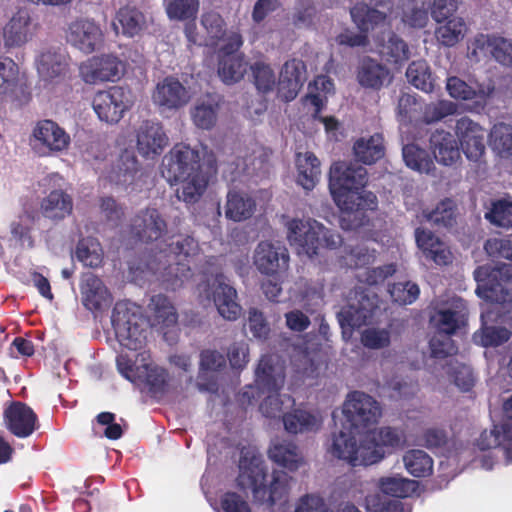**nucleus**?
Listing matches in <instances>:
<instances>
[{
	"label": "nucleus",
	"mask_w": 512,
	"mask_h": 512,
	"mask_svg": "<svg viewBox=\"0 0 512 512\" xmlns=\"http://www.w3.org/2000/svg\"><path fill=\"white\" fill-rule=\"evenodd\" d=\"M285 377V365L278 356L266 354L260 358L255 371V383L260 392L266 394L259 409L267 418H277L284 414V405L286 407L295 405L292 396L280 394Z\"/></svg>",
	"instance_id": "4"
},
{
	"label": "nucleus",
	"mask_w": 512,
	"mask_h": 512,
	"mask_svg": "<svg viewBox=\"0 0 512 512\" xmlns=\"http://www.w3.org/2000/svg\"><path fill=\"white\" fill-rule=\"evenodd\" d=\"M201 25L206 30L209 45H216L226 35V23L223 17L215 12L208 11L201 16Z\"/></svg>",
	"instance_id": "55"
},
{
	"label": "nucleus",
	"mask_w": 512,
	"mask_h": 512,
	"mask_svg": "<svg viewBox=\"0 0 512 512\" xmlns=\"http://www.w3.org/2000/svg\"><path fill=\"white\" fill-rule=\"evenodd\" d=\"M146 19L144 14L135 7L125 6L119 9L116 14L113 26L118 32L119 26L122 34L128 37L138 35L145 27Z\"/></svg>",
	"instance_id": "38"
},
{
	"label": "nucleus",
	"mask_w": 512,
	"mask_h": 512,
	"mask_svg": "<svg viewBox=\"0 0 512 512\" xmlns=\"http://www.w3.org/2000/svg\"><path fill=\"white\" fill-rule=\"evenodd\" d=\"M199 170H202L199 151L184 143L175 144L162 159V176L171 185Z\"/></svg>",
	"instance_id": "11"
},
{
	"label": "nucleus",
	"mask_w": 512,
	"mask_h": 512,
	"mask_svg": "<svg viewBox=\"0 0 512 512\" xmlns=\"http://www.w3.org/2000/svg\"><path fill=\"white\" fill-rule=\"evenodd\" d=\"M139 171L140 163L134 151L125 149L119 155L113 170V179L118 184L130 185L134 183Z\"/></svg>",
	"instance_id": "41"
},
{
	"label": "nucleus",
	"mask_w": 512,
	"mask_h": 512,
	"mask_svg": "<svg viewBox=\"0 0 512 512\" xmlns=\"http://www.w3.org/2000/svg\"><path fill=\"white\" fill-rule=\"evenodd\" d=\"M467 55L476 62L494 60L502 67L512 68V38L498 33L477 34L468 45Z\"/></svg>",
	"instance_id": "10"
},
{
	"label": "nucleus",
	"mask_w": 512,
	"mask_h": 512,
	"mask_svg": "<svg viewBox=\"0 0 512 512\" xmlns=\"http://www.w3.org/2000/svg\"><path fill=\"white\" fill-rule=\"evenodd\" d=\"M199 254V243L192 236L182 237L169 245L168 253L159 257L160 262L162 257L166 258L162 277L167 288L176 290L192 278V266L196 265Z\"/></svg>",
	"instance_id": "5"
},
{
	"label": "nucleus",
	"mask_w": 512,
	"mask_h": 512,
	"mask_svg": "<svg viewBox=\"0 0 512 512\" xmlns=\"http://www.w3.org/2000/svg\"><path fill=\"white\" fill-rule=\"evenodd\" d=\"M149 307L153 311L158 323L167 327L176 324L178 315L167 296L163 294L152 296Z\"/></svg>",
	"instance_id": "53"
},
{
	"label": "nucleus",
	"mask_w": 512,
	"mask_h": 512,
	"mask_svg": "<svg viewBox=\"0 0 512 512\" xmlns=\"http://www.w3.org/2000/svg\"><path fill=\"white\" fill-rule=\"evenodd\" d=\"M389 293L394 302L401 305L413 303L419 296V286L410 281L397 282L390 286Z\"/></svg>",
	"instance_id": "62"
},
{
	"label": "nucleus",
	"mask_w": 512,
	"mask_h": 512,
	"mask_svg": "<svg viewBox=\"0 0 512 512\" xmlns=\"http://www.w3.org/2000/svg\"><path fill=\"white\" fill-rule=\"evenodd\" d=\"M168 232V223L163 214L154 207L138 211L131 219L130 234L143 243L162 239Z\"/></svg>",
	"instance_id": "15"
},
{
	"label": "nucleus",
	"mask_w": 512,
	"mask_h": 512,
	"mask_svg": "<svg viewBox=\"0 0 512 512\" xmlns=\"http://www.w3.org/2000/svg\"><path fill=\"white\" fill-rule=\"evenodd\" d=\"M296 166L297 183L307 191L313 190L321 175L319 159L312 152L298 154Z\"/></svg>",
	"instance_id": "36"
},
{
	"label": "nucleus",
	"mask_w": 512,
	"mask_h": 512,
	"mask_svg": "<svg viewBox=\"0 0 512 512\" xmlns=\"http://www.w3.org/2000/svg\"><path fill=\"white\" fill-rule=\"evenodd\" d=\"M125 73V63L113 54L92 56L79 66V76L86 84L116 82Z\"/></svg>",
	"instance_id": "14"
},
{
	"label": "nucleus",
	"mask_w": 512,
	"mask_h": 512,
	"mask_svg": "<svg viewBox=\"0 0 512 512\" xmlns=\"http://www.w3.org/2000/svg\"><path fill=\"white\" fill-rule=\"evenodd\" d=\"M343 414L348 426L344 425L346 431H342L356 437V434L369 432L377 424L381 416V407L370 395L354 391L344 402Z\"/></svg>",
	"instance_id": "8"
},
{
	"label": "nucleus",
	"mask_w": 512,
	"mask_h": 512,
	"mask_svg": "<svg viewBox=\"0 0 512 512\" xmlns=\"http://www.w3.org/2000/svg\"><path fill=\"white\" fill-rule=\"evenodd\" d=\"M401 437L397 429L382 427L372 432L369 441L357 445V439L351 434L339 431L334 433L330 447L331 454L345 460L353 467L372 465L384 458V447L395 448L400 445Z\"/></svg>",
	"instance_id": "3"
},
{
	"label": "nucleus",
	"mask_w": 512,
	"mask_h": 512,
	"mask_svg": "<svg viewBox=\"0 0 512 512\" xmlns=\"http://www.w3.org/2000/svg\"><path fill=\"white\" fill-rule=\"evenodd\" d=\"M511 332L505 327L486 326L479 333L474 334L476 343L483 347H496L507 342Z\"/></svg>",
	"instance_id": "59"
},
{
	"label": "nucleus",
	"mask_w": 512,
	"mask_h": 512,
	"mask_svg": "<svg viewBox=\"0 0 512 512\" xmlns=\"http://www.w3.org/2000/svg\"><path fill=\"white\" fill-rule=\"evenodd\" d=\"M129 89L111 86L95 93L92 107L98 118L106 123H118L132 106Z\"/></svg>",
	"instance_id": "13"
},
{
	"label": "nucleus",
	"mask_w": 512,
	"mask_h": 512,
	"mask_svg": "<svg viewBox=\"0 0 512 512\" xmlns=\"http://www.w3.org/2000/svg\"><path fill=\"white\" fill-rule=\"evenodd\" d=\"M390 332L387 329L368 328L361 334V343L369 349H382L390 345Z\"/></svg>",
	"instance_id": "63"
},
{
	"label": "nucleus",
	"mask_w": 512,
	"mask_h": 512,
	"mask_svg": "<svg viewBox=\"0 0 512 512\" xmlns=\"http://www.w3.org/2000/svg\"><path fill=\"white\" fill-rule=\"evenodd\" d=\"M284 428L288 433L298 434L317 431L321 426V419L304 409H293L282 415Z\"/></svg>",
	"instance_id": "37"
},
{
	"label": "nucleus",
	"mask_w": 512,
	"mask_h": 512,
	"mask_svg": "<svg viewBox=\"0 0 512 512\" xmlns=\"http://www.w3.org/2000/svg\"><path fill=\"white\" fill-rule=\"evenodd\" d=\"M368 182L366 168L338 161L330 168L329 188L333 200L343 213H363L377 207V197L364 188Z\"/></svg>",
	"instance_id": "1"
},
{
	"label": "nucleus",
	"mask_w": 512,
	"mask_h": 512,
	"mask_svg": "<svg viewBox=\"0 0 512 512\" xmlns=\"http://www.w3.org/2000/svg\"><path fill=\"white\" fill-rule=\"evenodd\" d=\"M466 31V24L461 17H454L445 20L435 30V36L440 44L452 47L463 39Z\"/></svg>",
	"instance_id": "47"
},
{
	"label": "nucleus",
	"mask_w": 512,
	"mask_h": 512,
	"mask_svg": "<svg viewBox=\"0 0 512 512\" xmlns=\"http://www.w3.org/2000/svg\"><path fill=\"white\" fill-rule=\"evenodd\" d=\"M167 16L171 20H195L199 11V0H163Z\"/></svg>",
	"instance_id": "52"
},
{
	"label": "nucleus",
	"mask_w": 512,
	"mask_h": 512,
	"mask_svg": "<svg viewBox=\"0 0 512 512\" xmlns=\"http://www.w3.org/2000/svg\"><path fill=\"white\" fill-rule=\"evenodd\" d=\"M402 155L407 167L418 172H430L434 162L427 150L415 144H407L402 149Z\"/></svg>",
	"instance_id": "49"
},
{
	"label": "nucleus",
	"mask_w": 512,
	"mask_h": 512,
	"mask_svg": "<svg viewBox=\"0 0 512 512\" xmlns=\"http://www.w3.org/2000/svg\"><path fill=\"white\" fill-rule=\"evenodd\" d=\"M65 57L55 51L42 52L38 59V70L49 78L64 74L67 70Z\"/></svg>",
	"instance_id": "54"
},
{
	"label": "nucleus",
	"mask_w": 512,
	"mask_h": 512,
	"mask_svg": "<svg viewBox=\"0 0 512 512\" xmlns=\"http://www.w3.org/2000/svg\"><path fill=\"white\" fill-rule=\"evenodd\" d=\"M36 24L33 23L27 9H19L3 28L5 48H16L26 44L35 34Z\"/></svg>",
	"instance_id": "19"
},
{
	"label": "nucleus",
	"mask_w": 512,
	"mask_h": 512,
	"mask_svg": "<svg viewBox=\"0 0 512 512\" xmlns=\"http://www.w3.org/2000/svg\"><path fill=\"white\" fill-rule=\"evenodd\" d=\"M406 77L419 90L430 93L434 89V78L425 60L412 61L406 70Z\"/></svg>",
	"instance_id": "48"
},
{
	"label": "nucleus",
	"mask_w": 512,
	"mask_h": 512,
	"mask_svg": "<svg viewBox=\"0 0 512 512\" xmlns=\"http://www.w3.org/2000/svg\"><path fill=\"white\" fill-rule=\"evenodd\" d=\"M305 75L306 66L302 60L291 59L284 63L280 73L279 84L281 89L287 88L288 92L285 96L287 100H292L296 97L306 79Z\"/></svg>",
	"instance_id": "32"
},
{
	"label": "nucleus",
	"mask_w": 512,
	"mask_h": 512,
	"mask_svg": "<svg viewBox=\"0 0 512 512\" xmlns=\"http://www.w3.org/2000/svg\"><path fill=\"white\" fill-rule=\"evenodd\" d=\"M142 323L143 317L134 304L129 301L115 304L111 324L121 346L132 351L140 350L144 346L146 331L142 328Z\"/></svg>",
	"instance_id": "7"
},
{
	"label": "nucleus",
	"mask_w": 512,
	"mask_h": 512,
	"mask_svg": "<svg viewBox=\"0 0 512 512\" xmlns=\"http://www.w3.org/2000/svg\"><path fill=\"white\" fill-rule=\"evenodd\" d=\"M33 135L51 151H63L69 146L70 136L52 120L39 121Z\"/></svg>",
	"instance_id": "28"
},
{
	"label": "nucleus",
	"mask_w": 512,
	"mask_h": 512,
	"mask_svg": "<svg viewBox=\"0 0 512 512\" xmlns=\"http://www.w3.org/2000/svg\"><path fill=\"white\" fill-rule=\"evenodd\" d=\"M485 218L493 225L510 228L512 227V201L498 199L491 203V208L485 213Z\"/></svg>",
	"instance_id": "56"
},
{
	"label": "nucleus",
	"mask_w": 512,
	"mask_h": 512,
	"mask_svg": "<svg viewBox=\"0 0 512 512\" xmlns=\"http://www.w3.org/2000/svg\"><path fill=\"white\" fill-rule=\"evenodd\" d=\"M477 446L480 450H489L502 447L506 458L512 461V424L502 423L494 425L493 429L483 431L477 439Z\"/></svg>",
	"instance_id": "29"
},
{
	"label": "nucleus",
	"mask_w": 512,
	"mask_h": 512,
	"mask_svg": "<svg viewBox=\"0 0 512 512\" xmlns=\"http://www.w3.org/2000/svg\"><path fill=\"white\" fill-rule=\"evenodd\" d=\"M142 377L137 383H144L153 397L163 396L167 392L169 373L166 369L151 364H143Z\"/></svg>",
	"instance_id": "43"
},
{
	"label": "nucleus",
	"mask_w": 512,
	"mask_h": 512,
	"mask_svg": "<svg viewBox=\"0 0 512 512\" xmlns=\"http://www.w3.org/2000/svg\"><path fill=\"white\" fill-rule=\"evenodd\" d=\"M489 141L501 156L512 157V125L503 122L495 124L490 131Z\"/></svg>",
	"instance_id": "51"
},
{
	"label": "nucleus",
	"mask_w": 512,
	"mask_h": 512,
	"mask_svg": "<svg viewBox=\"0 0 512 512\" xmlns=\"http://www.w3.org/2000/svg\"><path fill=\"white\" fill-rule=\"evenodd\" d=\"M287 227L290 244L297 246L299 253H304L310 258L318 255L321 248L333 250L342 243L339 233L314 219H292Z\"/></svg>",
	"instance_id": "6"
},
{
	"label": "nucleus",
	"mask_w": 512,
	"mask_h": 512,
	"mask_svg": "<svg viewBox=\"0 0 512 512\" xmlns=\"http://www.w3.org/2000/svg\"><path fill=\"white\" fill-rule=\"evenodd\" d=\"M247 67L244 55L218 57V75L225 84H234L243 79Z\"/></svg>",
	"instance_id": "40"
},
{
	"label": "nucleus",
	"mask_w": 512,
	"mask_h": 512,
	"mask_svg": "<svg viewBox=\"0 0 512 512\" xmlns=\"http://www.w3.org/2000/svg\"><path fill=\"white\" fill-rule=\"evenodd\" d=\"M380 54L386 61L397 64L409 58V49L406 42L396 34H392L382 44Z\"/></svg>",
	"instance_id": "57"
},
{
	"label": "nucleus",
	"mask_w": 512,
	"mask_h": 512,
	"mask_svg": "<svg viewBox=\"0 0 512 512\" xmlns=\"http://www.w3.org/2000/svg\"><path fill=\"white\" fill-rule=\"evenodd\" d=\"M353 151L358 162L374 164L385 155L384 138L380 133H375L369 138H359L353 145Z\"/></svg>",
	"instance_id": "34"
},
{
	"label": "nucleus",
	"mask_w": 512,
	"mask_h": 512,
	"mask_svg": "<svg viewBox=\"0 0 512 512\" xmlns=\"http://www.w3.org/2000/svg\"><path fill=\"white\" fill-rule=\"evenodd\" d=\"M290 256L285 246L268 241H261L254 253V265L267 276H278L289 268Z\"/></svg>",
	"instance_id": "16"
},
{
	"label": "nucleus",
	"mask_w": 512,
	"mask_h": 512,
	"mask_svg": "<svg viewBox=\"0 0 512 512\" xmlns=\"http://www.w3.org/2000/svg\"><path fill=\"white\" fill-rule=\"evenodd\" d=\"M219 109V97L207 94L205 97L198 99L195 106L191 109L192 121L198 128L209 130L217 122Z\"/></svg>",
	"instance_id": "31"
},
{
	"label": "nucleus",
	"mask_w": 512,
	"mask_h": 512,
	"mask_svg": "<svg viewBox=\"0 0 512 512\" xmlns=\"http://www.w3.org/2000/svg\"><path fill=\"white\" fill-rule=\"evenodd\" d=\"M152 99L160 107L176 110L188 103L189 94L177 78L168 76L156 85Z\"/></svg>",
	"instance_id": "21"
},
{
	"label": "nucleus",
	"mask_w": 512,
	"mask_h": 512,
	"mask_svg": "<svg viewBox=\"0 0 512 512\" xmlns=\"http://www.w3.org/2000/svg\"><path fill=\"white\" fill-rule=\"evenodd\" d=\"M238 467L237 487L244 492L251 490L255 502L273 506L287 495L291 479L289 475L285 471L274 470L272 480L267 486L265 462L255 448L241 449Z\"/></svg>",
	"instance_id": "2"
},
{
	"label": "nucleus",
	"mask_w": 512,
	"mask_h": 512,
	"mask_svg": "<svg viewBox=\"0 0 512 512\" xmlns=\"http://www.w3.org/2000/svg\"><path fill=\"white\" fill-rule=\"evenodd\" d=\"M210 294L218 313L228 321H235L241 314V306L237 303V292L234 287L225 282L223 274H217L209 286Z\"/></svg>",
	"instance_id": "18"
},
{
	"label": "nucleus",
	"mask_w": 512,
	"mask_h": 512,
	"mask_svg": "<svg viewBox=\"0 0 512 512\" xmlns=\"http://www.w3.org/2000/svg\"><path fill=\"white\" fill-rule=\"evenodd\" d=\"M353 23L359 31L368 34L376 28L383 26L387 20V12L380 11L365 2H358L350 9Z\"/></svg>",
	"instance_id": "30"
},
{
	"label": "nucleus",
	"mask_w": 512,
	"mask_h": 512,
	"mask_svg": "<svg viewBox=\"0 0 512 512\" xmlns=\"http://www.w3.org/2000/svg\"><path fill=\"white\" fill-rule=\"evenodd\" d=\"M425 216L438 229L451 228L457 222V206L452 199L446 198Z\"/></svg>",
	"instance_id": "46"
},
{
	"label": "nucleus",
	"mask_w": 512,
	"mask_h": 512,
	"mask_svg": "<svg viewBox=\"0 0 512 512\" xmlns=\"http://www.w3.org/2000/svg\"><path fill=\"white\" fill-rule=\"evenodd\" d=\"M482 127L467 116L456 121L455 133L462 151L472 161H478L485 153L484 133Z\"/></svg>",
	"instance_id": "17"
},
{
	"label": "nucleus",
	"mask_w": 512,
	"mask_h": 512,
	"mask_svg": "<svg viewBox=\"0 0 512 512\" xmlns=\"http://www.w3.org/2000/svg\"><path fill=\"white\" fill-rule=\"evenodd\" d=\"M178 183H181V187L176 190L178 199L187 204H194L205 193L209 178L203 170H199L187 177H183V179H179Z\"/></svg>",
	"instance_id": "35"
},
{
	"label": "nucleus",
	"mask_w": 512,
	"mask_h": 512,
	"mask_svg": "<svg viewBox=\"0 0 512 512\" xmlns=\"http://www.w3.org/2000/svg\"><path fill=\"white\" fill-rule=\"evenodd\" d=\"M18 75L17 63L9 57L0 56V94H7L16 87Z\"/></svg>",
	"instance_id": "60"
},
{
	"label": "nucleus",
	"mask_w": 512,
	"mask_h": 512,
	"mask_svg": "<svg viewBox=\"0 0 512 512\" xmlns=\"http://www.w3.org/2000/svg\"><path fill=\"white\" fill-rule=\"evenodd\" d=\"M267 454L273 463L290 472L297 471L305 463L299 447L291 440L279 438L272 440Z\"/></svg>",
	"instance_id": "25"
},
{
	"label": "nucleus",
	"mask_w": 512,
	"mask_h": 512,
	"mask_svg": "<svg viewBox=\"0 0 512 512\" xmlns=\"http://www.w3.org/2000/svg\"><path fill=\"white\" fill-rule=\"evenodd\" d=\"M254 84L257 90L266 93L272 91L276 78L271 67L264 62L257 61L250 66Z\"/></svg>",
	"instance_id": "61"
},
{
	"label": "nucleus",
	"mask_w": 512,
	"mask_h": 512,
	"mask_svg": "<svg viewBox=\"0 0 512 512\" xmlns=\"http://www.w3.org/2000/svg\"><path fill=\"white\" fill-rule=\"evenodd\" d=\"M366 504L371 512H404L403 504L397 499H388L380 495L366 497Z\"/></svg>",
	"instance_id": "64"
},
{
	"label": "nucleus",
	"mask_w": 512,
	"mask_h": 512,
	"mask_svg": "<svg viewBox=\"0 0 512 512\" xmlns=\"http://www.w3.org/2000/svg\"><path fill=\"white\" fill-rule=\"evenodd\" d=\"M457 105L451 101L439 100L426 104L422 110V121L426 124L436 123L443 118L453 115Z\"/></svg>",
	"instance_id": "58"
},
{
	"label": "nucleus",
	"mask_w": 512,
	"mask_h": 512,
	"mask_svg": "<svg viewBox=\"0 0 512 512\" xmlns=\"http://www.w3.org/2000/svg\"><path fill=\"white\" fill-rule=\"evenodd\" d=\"M168 137L160 123L144 121L137 131L138 152L146 158L160 155L166 145Z\"/></svg>",
	"instance_id": "22"
},
{
	"label": "nucleus",
	"mask_w": 512,
	"mask_h": 512,
	"mask_svg": "<svg viewBox=\"0 0 512 512\" xmlns=\"http://www.w3.org/2000/svg\"><path fill=\"white\" fill-rule=\"evenodd\" d=\"M379 301L374 292L367 289L355 290L354 297L337 314L343 333L369 324L379 309Z\"/></svg>",
	"instance_id": "9"
},
{
	"label": "nucleus",
	"mask_w": 512,
	"mask_h": 512,
	"mask_svg": "<svg viewBox=\"0 0 512 512\" xmlns=\"http://www.w3.org/2000/svg\"><path fill=\"white\" fill-rule=\"evenodd\" d=\"M76 257L85 266L100 267L103 262V251L100 243L93 238L81 239L76 247Z\"/></svg>",
	"instance_id": "50"
},
{
	"label": "nucleus",
	"mask_w": 512,
	"mask_h": 512,
	"mask_svg": "<svg viewBox=\"0 0 512 512\" xmlns=\"http://www.w3.org/2000/svg\"><path fill=\"white\" fill-rule=\"evenodd\" d=\"M406 470L414 477L422 478L432 474L433 460L423 450L412 449L403 456Z\"/></svg>",
	"instance_id": "45"
},
{
	"label": "nucleus",
	"mask_w": 512,
	"mask_h": 512,
	"mask_svg": "<svg viewBox=\"0 0 512 512\" xmlns=\"http://www.w3.org/2000/svg\"><path fill=\"white\" fill-rule=\"evenodd\" d=\"M41 208L45 217L60 220L72 212V198L62 190H53L44 198Z\"/></svg>",
	"instance_id": "39"
},
{
	"label": "nucleus",
	"mask_w": 512,
	"mask_h": 512,
	"mask_svg": "<svg viewBox=\"0 0 512 512\" xmlns=\"http://www.w3.org/2000/svg\"><path fill=\"white\" fill-rule=\"evenodd\" d=\"M430 147L440 164L452 165L460 158L458 141L450 132L436 130L430 136Z\"/></svg>",
	"instance_id": "27"
},
{
	"label": "nucleus",
	"mask_w": 512,
	"mask_h": 512,
	"mask_svg": "<svg viewBox=\"0 0 512 512\" xmlns=\"http://www.w3.org/2000/svg\"><path fill=\"white\" fill-rule=\"evenodd\" d=\"M82 304L90 311H101L112 302V295L104 282L93 273H86L80 284Z\"/></svg>",
	"instance_id": "24"
},
{
	"label": "nucleus",
	"mask_w": 512,
	"mask_h": 512,
	"mask_svg": "<svg viewBox=\"0 0 512 512\" xmlns=\"http://www.w3.org/2000/svg\"><path fill=\"white\" fill-rule=\"evenodd\" d=\"M417 246L426 259L436 265L446 266L452 263L453 254L448 245L428 229L418 227L415 230Z\"/></svg>",
	"instance_id": "23"
},
{
	"label": "nucleus",
	"mask_w": 512,
	"mask_h": 512,
	"mask_svg": "<svg viewBox=\"0 0 512 512\" xmlns=\"http://www.w3.org/2000/svg\"><path fill=\"white\" fill-rule=\"evenodd\" d=\"M389 70L376 60L365 57L357 69V80L362 87L379 90L389 78Z\"/></svg>",
	"instance_id": "33"
},
{
	"label": "nucleus",
	"mask_w": 512,
	"mask_h": 512,
	"mask_svg": "<svg viewBox=\"0 0 512 512\" xmlns=\"http://www.w3.org/2000/svg\"><path fill=\"white\" fill-rule=\"evenodd\" d=\"M4 420L7 429L13 435L26 438L35 431L38 417L27 404L16 401L4 410Z\"/></svg>",
	"instance_id": "20"
},
{
	"label": "nucleus",
	"mask_w": 512,
	"mask_h": 512,
	"mask_svg": "<svg viewBox=\"0 0 512 512\" xmlns=\"http://www.w3.org/2000/svg\"><path fill=\"white\" fill-rule=\"evenodd\" d=\"M477 294L495 303L505 301L508 290L504 284L512 281V263H502L496 267L479 266L474 271Z\"/></svg>",
	"instance_id": "12"
},
{
	"label": "nucleus",
	"mask_w": 512,
	"mask_h": 512,
	"mask_svg": "<svg viewBox=\"0 0 512 512\" xmlns=\"http://www.w3.org/2000/svg\"><path fill=\"white\" fill-rule=\"evenodd\" d=\"M67 39L85 53H91L102 40V31L94 21L79 19L69 25Z\"/></svg>",
	"instance_id": "26"
},
{
	"label": "nucleus",
	"mask_w": 512,
	"mask_h": 512,
	"mask_svg": "<svg viewBox=\"0 0 512 512\" xmlns=\"http://www.w3.org/2000/svg\"><path fill=\"white\" fill-rule=\"evenodd\" d=\"M255 206V201L251 197H245L234 190L229 191L227 194L225 215L230 220L240 222L252 216Z\"/></svg>",
	"instance_id": "44"
},
{
	"label": "nucleus",
	"mask_w": 512,
	"mask_h": 512,
	"mask_svg": "<svg viewBox=\"0 0 512 512\" xmlns=\"http://www.w3.org/2000/svg\"><path fill=\"white\" fill-rule=\"evenodd\" d=\"M418 485L416 480L399 475L382 477L378 481V488L384 495L398 499L410 497L416 492Z\"/></svg>",
	"instance_id": "42"
}]
</instances>
